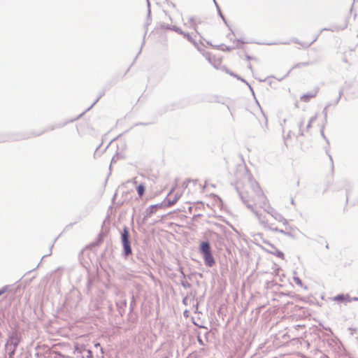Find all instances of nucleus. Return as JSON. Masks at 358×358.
<instances>
[{"instance_id":"5","label":"nucleus","mask_w":358,"mask_h":358,"mask_svg":"<svg viewBox=\"0 0 358 358\" xmlns=\"http://www.w3.org/2000/svg\"><path fill=\"white\" fill-rule=\"evenodd\" d=\"M185 26L192 28L194 31H190L187 34V36L189 37V34L192 35L194 38H196L197 30L196 29V23L195 21L192 18H187L185 22Z\"/></svg>"},{"instance_id":"14","label":"nucleus","mask_w":358,"mask_h":358,"mask_svg":"<svg viewBox=\"0 0 358 358\" xmlns=\"http://www.w3.org/2000/svg\"><path fill=\"white\" fill-rule=\"evenodd\" d=\"M2 294V292H0V295Z\"/></svg>"},{"instance_id":"1","label":"nucleus","mask_w":358,"mask_h":358,"mask_svg":"<svg viewBox=\"0 0 358 358\" xmlns=\"http://www.w3.org/2000/svg\"><path fill=\"white\" fill-rule=\"evenodd\" d=\"M248 202L250 203V206L256 208L257 207L267 208L263 212L257 213V214L259 220L270 229L275 231L279 230L274 220L284 224L287 223L285 219L269 206L268 199L261 189H253L250 193Z\"/></svg>"},{"instance_id":"10","label":"nucleus","mask_w":358,"mask_h":358,"mask_svg":"<svg viewBox=\"0 0 358 358\" xmlns=\"http://www.w3.org/2000/svg\"><path fill=\"white\" fill-rule=\"evenodd\" d=\"M145 187L143 185L141 184L137 187V192L140 197H142L144 194Z\"/></svg>"},{"instance_id":"9","label":"nucleus","mask_w":358,"mask_h":358,"mask_svg":"<svg viewBox=\"0 0 358 358\" xmlns=\"http://www.w3.org/2000/svg\"><path fill=\"white\" fill-rule=\"evenodd\" d=\"M270 252L273 254L274 255H275L278 257H280L281 259L284 258L283 252L277 250L276 248H273V250H271Z\"/></svg>"},{"instance_id":"7","label":"nucleus","mask_w":358,"mask_h":358,"mask_svg":"<svg viewBox=\"0 0 358 358\" xmlns=\"http://www.w3.org/2000/svg\"><path fill=\"white\" fill-rule=\"evenodd\" d=\"M317 94V90L310 92L306 94L302 95L301 96V100L305 103L309 102L311 99L316 97Z\"/></svg>"},{"instance_id":"3","label":"nucleus","mask_w":358,"mask_h":358,"mask_svg":"<svg viewBox=\"0 0 358 358\" xmlns=\"http://www.w3.org/2000/svg\"><path fill=\"white\" fill-rule=\"evenodd\" d=\"M208 60L216 68H218L222 64V58L217 51H209L205 53Z\"/></svg>"},{"instance_id":"2","label":"nucleus","mask_w":358,"mask_h":358,"mask_svg":"<svg viewBox=\"0 0 358 358\" xmlns=\"http://www.w3.org/2000/svg\"><path fill=\"white\" fill-rule=\"evenodd\" d=\"M201 252L203 254L206 264L210 267L213 266L215 260L211 254L210 246L208 243L203 242L201 244Z\"/></svg>"},{"instance_id":"11","label":"nucleus","mask_w":358,"mask_h":358,"mask_svg":"<svg viewBox=\"0 0 358 358\" xmlns=\"http://www.w3.org/2000/svg\"><path fill=\"white\" fill-rule=\"evenodd\" d=\"M257 118L259 121H262L264 122V125L267 124V120L262 113H259L257 115Z\"/></svg>"},{"instance_id":"12","label":"nucleus","mask_w":358,"mask_h":358,"mask_svg":"<svg viewBox=\"0 0 358 358\" xmlns=\"http://www.w3.org/2000/svg\"><path fill=\"white\" fill-rule=\"evenodd\" d=\"M317 38V36H314L312 37L311 38V41H310L309 43V45L312 44L313 43H314Z\"/></svg>"},{"instance_id":"4","label":"nucleus","mask_w":358,"mask_h":358,"mask_svg":"<svg viewBox=\"0 0 358 358\" xmlns=\"http://www.w3.org/2000/svg\"><path fill=\"white\" fill-rule=\"evenodd\" d=\"M129 234L127 227H124L122 233V242L124 247L125 255L127 256L131 253V249L129 243Z\"/></svg>"},{"instance_id":"8","label":"nucleus","mask_w":358,"mask_h":358,"mask_svg":"<svg viewBox=\"0 0 358 358\" xmlns=\"http://www.w3.org/2000/svg\"><path fill=\"white\" fill-rule=\"evenodd\" d=\"M334 301H348L350 302V296L348 295L339 294L334 298Z\"/></svg>"},{"instance_id":"6","label":"nucleus","mask_w":358,"mask_h":358,"mask_svg":"<svg viewBox=\"0 0 358 358\" xmlns=\"http://www.w3.org/2000/svg\"><path fill=\"white\" fill-rule=\"evenodd\" d=\"M180 197V194H178V193L174 194V190L172 189L168 195V201H169V205L171 206V205H173L174 203H176Z\"/></svg>"},{"instance_id":"13","label":"nucleus","mask_w":358,"mask_h":358,"mask_svg":"<svg viewBox=\"0 0 358 358\" xmlns=\"http://www.w3.org/2000/svg\"><path fill=\"white\" fill-rule=\"evenodd\" d=\"M95 346L96 347H99V346H100V344L99 343H96V344H95Z\"/></svg>"}]
</instances>
